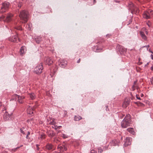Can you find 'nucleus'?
Instances as JSON below:
<instances>
[{"instance_id":"13d9d810","label":"nucleus","mask_w":153,"mask_h":153,"mask_svg":"<svg viewBox=\"0 0 153 153\" xmlns=\"http://www.w3.org/2000/svg\"><path fill=\"white\" fill-rule=\"evenodd\" d=\"M149 26V27H150V25L149 24H147Z\"/></svg>"},{"instance_id":"69168bd1","label":"nucleus","mask_w":153,"mask_h":153,"mask_svg":"<svg viewBox=\"0 0 153 153\" xmlns=\"http://www.w3.org/2000/svg\"><path fill=\"white\" fill-rule=\"evenodd\" d=\"M58 126V128H59V127H61V126Z\"/></svg>"},{"instance_id":"0eeeda50","label":"nucleus","mask_w":153,"mask_h":153,"mask_svg":"<svg viewBox=\"0 0 153 153\" xmlns=\"http://www.w3.org/2000/svg\"><path fill=\"white\" fill-rule=\"evenodd\" d=\"M13 110L10 112L6 111L4 115L3 118L4 121H8L9 120L11 116L13 114Z\"/></svg>"},{"instance_id":"bb28decb","label":"nucleus","mask_w":153,"mask_h":153,"mask_svg":"<svg viewBox=\"0 0 153 153\" xmlns=\"http://www.w3.org/2000/svg\"><path fill=\"white\" fill-rule=\"evenodd\" d=\"M74 120L76 121H79L81 119H82V117L79 116V115H76L74 117Z\"/></svg>"},{"instance_id":"49530a36","label":"nucleus","mask_w":153,"mask_h":153,"mask_svg":"<svg viewBox=\"0 0 153 153\" xmlns=\"http://www.w3.org/2000/svg\"><path fill=\"white\" fill-rule=\"evenodd\" d=\"M28 135H27V136H26V138L27 139H29V137H28Z\"/></svg>"},{"instance_id":"4468645a","label":"nucleus","mask_w":153,"mask_h":153,"mask_svg":"<svg viewBox=\"0 0 153 153\" xmlns=\"http://www.w3.org/2000/svg\"><path fill=\"white\" fill-rule=\"evenodd\" d=\"M57 149L58 150L61 152L62 153V152L65 151L67 150L66 147L65 146H61L59 145L57 147Z\"/></svg>"},{"instance_id":"e2e57ef3","label":"nucleus","mask_w":153,"mask_h":153,"mask_svg":"<svg viewBox=\"0 0 153 153\" xmlns=\"http://www.w3.org/2000/svg\"><path fill=\"white\" fill-rule=\"evenodd\" d=\"M18 41H20V40H19V39H18Z\"/></svg>"},{"instance_id":"4be33fe9","label":"nucleus","mask_w":153,"mask_h":153,"mask_svg":"<svg viewBox=\"0 0 153 153\" xmlns=\"http://www.w3.org/2000/svg\"><path fill=\"white\" fill-rule=\"evenodd\" d=\"M50 124L53 125L52 126V128L55 129H57L58 128V126L56 125L55 123L53 121L51 122L50 123Z\"/></svg>"},{"instance_id":"a211bd4d","label":"nucleus","mask_w":153,"mask_h":153,"mask_svg":"<svg viewBox=\"0 0 153 153\" xmlns=\"http://www.w3.org/2000/svg\"><path fill=\"white\" fill-rule=\"evenodd\" d=\"M119 142L118 140H112V142L110 143V144L111 146H118Z\"/></svg>"},{"instance_id":"4d7b16f0","label":"nucleus","mask_w":153,"mask_h":153,"mask_svg":"<svg viewBox=\"0 0 153 153\" xmlns=\"http://www.w3.org/2000/svg\"><path fill=\"white\" fill-rule=\"evenodd\" d=\"M1 102H0V107L1 106Z\"/></svg>"},{"instance_id":"f257e3e1","label":"nucleus","mask_w":153,"mask_h":153,"mask_svg":"<svg viewBox=\"0 0 153 153\" xmlns=\"http://www.w3.org/2000/svg\"><path fill=\"white\" fill-rule=\"evenodd\" d=\"M131 123L130 115L127 114L121 122V125L123 128H125L129 126Z\"/></svg>"},{"instance_id":"680f3d73","label":"nucleus","mask_w":153,"mask_h":153,"mask_svg":"<svg viewBox=\"0 0 153 153\" xmlns=\"http://www.w3.org/2000/svg\"><path fill=\"white\" fill-rule=\"evenodd\" d=\"M151 53H153V52L152 51H150Z\"/></svg>"},{"instance_id":"6e6552de","label":"nucleus","mask_w":153,"mask_h":153,"mask_svg":"<svg viewBox=\"0 0 153 153\" xmlns=\"http://www.w3.org/2000/svg\"><path fill=\"white\" fill-rule=\"evenodd\" d=\"M153 11L152 10H149L145 11L143 13V17L144 18L149 19L150 18V16L153 14Z\"/></svg>"},{"instance_id":"58836bf2","label":"nucleus","mask_w":153,"mask_h":153,"mask_svg":"<svg viewBox=\"0 0 153 153\" xmlns=\"http://www.w3.org/2000/svg\"><path fill=\"white\" fill-rule=\"evenodd\" d=\"M144 47H146L147 49L149 47V45H147L146 46H144Z\"/></svg>"},{"instance_id":"2eb2a0df","label":"nucleus","mask_w":153,"mask_h":153,"mask_svg":"<svg viewBox=\"0 0 153 153\" xmlns=\"http://www.w3.org/2000/svg\"><path fill=\"white\" fill-rule=\"evenodd\" d=\"M18 37L17 36H10L9 38V40L10 41L12 42H17Z\"/></svg>"},{"instance_id":"ea45409f","label":"nucleus","mask_w":153,"mask_h":153,"mask_svg":"<svg viewBox=\"0 0 153 153\" xmlns=\"http://www.w3.org/2000/svg\"><path fill=\"white\" fill-rule=\"evenodd\" d=\"M80 59H79L77 61V63H79L80 62Z\"/></svg>"},{"instance_id":"37998d69","label":"nucleus","mask_w":153,"mask_h":153,"mask_svg":"<svg viewBox=\"0 0 153 153\" xmlns=\"http://www.w3.org/2000/svg\"><path fill=\"white\" fill-rule=\"evenodd\" d=\"M30 134V132L28 131L27 134V135H29Z\"/></svg>"},{"instance_id":"7c9ffc66","label":"nucleus","mask_w":153,"mask_h":153,"mask_svg":"<svg viewBox=\"0 0 153 153\" xmlns=\"http://www.w3.org/2000/svg\"><path fill=\"white\" fill-rule=\"evenodd\" d=\"M20 131L21 133H22L23 134H25V133L24 131L22 128L20 129Z\"/></svg>"},{"instance_id":"79ce46f5","label":"nucleus","mask_w":153,"mask_h":153,"mask_svg":"<svg viewBox=\"0 0 153 153\" xmlns=\"http://www.w3.org/2000/svg\"><path fill=\"white\" fill-rule=\"evenodd\" d=\"M151 58L152 59H153V55L151 54Z\"/></svg>"},{"instance_id":"3c124183","label":"nucleus","mask_w":153,"mask_h":153,"mask_svg":"<svg viewBox=\"0 0 153 153\" xmlns=\"http://www.w3.org/2000/svg\"><path fill=\"white\" fill-rule=\"evenodd\" d=\"M151 82L153 83V76L152 77V79L151 80Z\"/></svg>"},{"instance_id":"338daca9","label":"nucleus","mask_w":153,"mask_h":153,"mask_svg":"<svg viewBox=\"0 0 153 153\" xmlns=\"http://www.w3.org/2000/svg\"><path fill=\"white\" fill-rule=\"evenodd\" d=\"M10 30H11V31L12 30V28H11V29H10Z\"/></svg>"},{"instance_id":"1a4fd4ad","label":"nucleus","mask_w":153,"mask_h":153,"mask_svg":"<svg viewBox=\"0 0 153 153\" xmlns=\"http://www.w3.org/2000/svg\"><path fill=\"white\" fill-rule=\"evenodd\" d=\"M117 50L121 54L123 53L124 52H126V49L123 47L119 45H117L116 47Z\"/></svg>"},{"instance_id":"e433bc0d","label":"nucleus","mask_w":153,"mask_h":153,"mask_svg":"<svg viewBox=\"0 0 153 153\" xmlns=\"http://www.w3.org/2000/svg\"><path fill=\"white\" fill-rule=\"evenodd\" d=\"M67 112L66 111H64V116H66L67 115Z\"/></svg>"},{"instance_id":"bf43d9fd","label":"nucleus","mask_w":153,"mask_h":153,"mask_svg":"<svg viewBox=\"0 0 153 153\" xmlns=\"http://www.w3.org/2000/svg\"><path fill=\"white\" fill-rule=\"evenodd\" d=\"M121 140H122V139H123V137H121Z\"/></svg>"},{"instance_id":"b1692460","label":"nucleus","mask_w":153,"mask_h":153,"mask_svg":"<svg viewBox=\"0 0 153 153\" xmlns=\"http://www.w3.org/2000/svg\"><path fill=\"white\" fill-rule=\"evenodd\" d=\"M127 130L128 131L133 134H134V131L133 128H128L127 129Z\"/></svg>"},{"instance_id":"393cba45","label":"nucleus","mask_w":153,"mask_h":153,"mask_svg":"<svg viewBox=\"0 0 153 153\" xmlns=\"http://www.w3.org/2000/svg\"><path fill=\"white\" fill-rule=\"evenodd\" d=\"M140 35L143 39L144 40L146 39V36L144 34V33L143 32H140Z\"/></svg>"},{"instance_id":"864d4df0","label":"nucleus","mask_w":153,"mask_h":153,"mask_svg":"<svg viewBox=\"0 0 153 153\" xmlns=\"http://www.w3.org/2000/svg\"><path fill=\"white\" fill-rule=\"evenodd\" d=\"M116 2H119V1H115Z\"/></svg>"},{"instance_id":"de8ad7c7","label":"nucleus","mask_w":153,"mask_h":153,"mask_svg":"<svg viewBox=\"0 0 153 153\" xmlns=\"http://www.w3.org/2000/svg\"><path fill=\"white\" fill-rule=\"evenodd\" d=\"M151 69L152 70H153V65L151 67Z\"/></svg>"},{"instance_id":"9b49d317","label":"nucleus","mask_w":153,"mask_h":153,"mask_svg":"<svg viewBox=\"0 0 153 153\" xmlns=\"http://www.w3.org/2000/svg\"><path fill=\"white\" fill-rule=\"evenodd\" d=\"M46 149L48 150L53 151L55 149V147L51 143H47L46 146Z\"/></svg>"},{"instance_id":"4c0bfd02","label":"nucleus","mask_w":153,"mask_h":153,"mask_svg":"<svg viewBox=\"0 0 153 153\" xmlns=\"http://www.w3.org/2000/svg\"><path fill=\"white\" fill-rule=\"evenodd\" d=\"M100 50L99 51V49H97L96 51V52H100L101 51V50H102V49H100Z\"/></svg>"},{"instance_id":"473e14b6","label":"nucleus","mask_w":153,"mask_h":153,"mask_svg":"<svg viewBox=\"0 0 153 153\" xmlns=\"http://www.w3.org/2000/svg\"><path fill=\"white\" fill-rule=\"evenodd\" d=\"M22 145H21L20 146H19V147H17L15 149H14V151H16V150L18 149L20 147H22Z\"/></svg>"},{"instance_id":"f3484780","label":"nucleus","mask_w":153,"mask_h":153,"mask_svg":"<svg viewBox=\"0 0 153 153\" xmlns=\"http://www.w3.org/2000/svg\"><path fill=\"white\" fill-rule=\"evenodd\" d=\"M53 62V61L51 58L50 57L47 58L45 62V63L48 65H51Z\"/></svg>"},{"instance_id":"f704fd0d","label":"nucleus","mask_w":153,"mask_h":153,"mask_svg":"<svg viewBox=\"0 0 153 153\" xmlns=\"http://www.w3.org/2000/svg\"><path fill=\"white\" fill-rule=\"evenodd\" d=\"M62 137L64 138H65L67 137V136L65 134H63Z\"/></svg>"},{"instance_id":"c85d7f7f","label":"nucleus","mask_w":153,"mask_h":153,"mask_svg":"<svg viewBox=\"0 0 153 153\" xmlns=\"http://www.w3.org/2000/svg\"><path fill=\"white\" fill-rule=\"evenodd\" d=\"M98 153H101L103 151L101 147L98 148Z\"/></svg>"},{"instance_id":"c03bdc74","label":"nucleus","mask_w":153,"mask_h":153,"mask_svg":"<svg viewBox=\"0 0 153 153\" xmlns=\"http://www.w3.org/2000/svg\"><path fill=\"white\" fill-rule=\"evenodd\" d=\"M93 4H94L96 3V0H93Z\"/></svg>"},{"instance_id":"6ab92c4d","label":"nucleus","mask_w":153,"mask_h":153,"mask_svg":"<svg viewBox=\"0 0 153 153\" xmlns=\"http://www.w3.org/2000/svg\"><path fill=\"white\" fill-rule=\"evenodd\" d=\"M33 109L34 108L29 107L27 108V113L29 114H33Z\"/></svg>"},{"instance_id":"412c9836","label":"nucleus","mask_w":153,"mask_h":153,"mask_svg":"<svg viewBox=\"0 0 153 153\" xmlns=\"http://www.w3.org/2000/svg\"><path fill=\"white\" fill-rule=\"evenodd\" d=\"M48 136L51 137H52L54 136L55 135V133L53 131H50L48 132Z\"/></svg>"},{"instance_id":"9d476101","label":"nucleus","mask_w":153,"mask_h":153,"mask_svg":"<svg viewBox=\"0 0 153 153\" xmlns=\"http://www.w3.org/2000/svg\"><path fill=\"white\" fill-rule=\"evenodd\" d=\"M59 65L62 68L65 67L67 64V62L63 59H60L59 61Z\"/></svg>"},{"instance_id":"39448f33","label":"nucleus","mask_w":153,"mask_h":153,"mask_svg":"<svg viewBox=\"0 0 153 153\" xmlns=\"http://www.w3.org/2000/svg\"><path fill=\"white\" fill-rule=\"evenodd\" d=\"M129 8L131 10V13H138L139 12V10L138 7L132 3L130 4Z\"/></svg>"},{"instance_id":"603ef678","label":"nucleus","mask_w":153,"mask_h":153,"mask_svg":"<svg viewBox=\"0 0 153 153\" xmlns=\"http://www.w3.org/2000/svg\"><path fill=\"white\" fill-rule=\"evenodd\" d=\"M136 81H134V85H135L136 84Z\"/></svg>"},{"instance_id":"8fccbe9b","label":"nucleus","mask_w":153,"mask_h":153,"mask_svg":"<svg viewBox=\"0 0 153 153\" xmlns=\"http://www.w3.org/2000/svg\"><path fill=\"white\" fill-rule=\"evenodd\" d=\"M39 146V145L38 144H36V147H38Z\"/></svg>"},{"instance_id":"f8f14e48","label":"nucleus","mask_w":153,"mask_h":153,"mask_svg":"<svg viewBox=\"0 0 153 153\" xmlns=\"http://www.w3.org/2000/svg\"><path fill=\"white\" fill-rule=\"evenodd\" d=\"M132 140V138L130 137H127L125 140V143L124 145L125 146H127L131 144V142Z\"/></svg>"},{"instance_id":"09e8293b","label":"nucleus","mask_w":153,"mask_h":153,"mask_svg":"<svg viewBox=\"0 0 153 153\" xmlns=\"http://www.w3.org/2000/svg\"><path fill=\"white\" fill-rule=\"evenodd\" d=\"M36 148H37V150H39V148L38 147H36Z\"/></svg>"},{"instance_id":"dca6fc26","label":"nucleus","mask_w":153,"mask_h":153,"mask_svg":"<svg viewBox=\"0 0 153 153\" xmlns=\"http://www.w3.org/2000/svg\"><path fill=\"white\" fill-rule=\"evenodd\" d=\"M26 51V48L25 46L21 47L20 50V53L21 55H23L25 53Z\"/></svg>"},{"instance_id":"5fc2aeb1","label":"nucleus","mask_w":153,"mask_h":153,"mask_svg":"<svg viewBox=\"0 0 153 153\" xmlns=\"http://www.w3.org/2000/svg\"><path fill=\"white\" fill-rule=\"evenodd\" d=\"M104 148H105V149H107V148H108V147H106V146H105V147Z\"/></svg>"},{"instance_id":"7ed1b4c3","label":"nucleus","mask_w":153,"mask_h":153,"mask_svg":"<svg viewBox=\"0 0 153 153\" xmlns=\"http://www.w3.org/2000/svg\"><path fill=\"white\" fill-rule=\"evenodd\" d=\"M13 16V15L11 13H8L6 18L4 16L2 15L0 17V21H3L4 22H9L12 20Z\"/></svg>"},{"instance_id":"aec40b11","label":"nucleus","mask_w":153,"mask_h":153,"mask_svg":"<svg viewBox=\"0 0 153 153\" xmlns=\"http://www.w3.org/2000/svg\"><path fill=\"white\" fill-rule=\"evenodd\" d=\"M35 39L37 44H39L41 41V38L40 36H35Z\"/></svg>"},{"instance_id":"a19ab883","label":"nucleus","mask_w":153,"mask_h":153,"mask_svg":"<svg viewBox=\"0 0 153 153\" xmlns=\"http://www.w3.org/2000/svg\"><path fill=\"white\" fill-rule=\"evenodd\" d=\"M21 4L20 3L18 5V7H21Z\"/></svg>"},{"instance_id":"c756f323","label":"nucleus","mask_w":153,"mask_h":153,"mask_svg":"<svg viewBox=\"0 0 153 153\" xmlns=\"http://www.w3.org/2000/svg\"><path fill=\"white\" fill-rule=\"evenodd\" d=\"M30 24H28V25H27L26 26V27H27L28 30H31V28L30 27Z\"/></svg>"},{"instance_id":"f03ea898","label":"nucleus","mask_w":153,"mask_h":153,"mask_svg":"<svg viewBox=\"0 0 153 153\" xmlns=\"http://www.w3.org/2000/svg\"><path fill=\"white\" fill-rule=\"evenodd\" d=\"M28 13L27 11L25 10L21 11L19 14V17L22 23H25L27 21Z\"/></svg>"},{"instance_id":"ddd939ff","label":"nucleus","mask_w":153,"mask_h":153,"mask_svg":"<svg viewBox=\"0 0 153 153\" xmlns=\"http://www.w3.org/2000/svg\"><path fill=\"white\" fill-rule=\"evenodd\" d=\"M15 97L16 98L18 99V101L19 103H23V99L25 98L24 96H20L19 95L16 94Z\"/></svg>"},{"instance_id":"423d86ee","label":"nucleus","mask_w":153,"mask_h":153,"mask_svg":"<svg viewBox=\"0 0 153 153\" xmlns=\"http://www.w3.org/2000/svg\"><path fill=\"white\" fill-rule=\"evenodd\" d=\"M9 3L7 2H5L2 4V6L0 10V13L5 12L8 8Z\"/></svg>"},{"instance_id":"5701e85b","label":"nucleus","mask_w":153,"mask_h":153,"mask_svg":"<svg viewBox=\"0 0 153 153\" xmlns=\"http://www.w3.org/2000/svg\"><path fill=\"white\" fill-rule=\"evenodd\" d=\"M15 26H13V27L15 29L19 30H22V27H20V25H17V24H15Z\"/></svg>"},{"instance_id":"72a5a7b5","label":"nucleus","mask_w":153,"mask_h":153,"mask_svg":"<svg viewBox=\"0 0 153 153\" xmlns=\"http://www.w3.org/2000/svg\"><path fill=\"white\" fill-rule=\"evenodd\" d=\"M22 145H21L20 146H19V147H17L15 149H14V151H16V150L18 149L20 147H22Z\"/></svg>"},{"instance_id":"a18cd8bd","label":"nucleus","mask_w":153,"mask_h":153,"mask_svg":"<svg viewBox=\"0 0 153 153\" xmlns=\"http://www.w3.org/2000/svg\"><path fill=\"white\" fill-rule=\"evenodd\" d=\"M54 153H62V152H60V151L59 152H54Z\"/></svg>"},{"instance_id":"2f4dec72","label":"nucleus","mask_w":153,"mask_h":153,"mask_svg":"<svg viewBox=\"0 0 153 153\" xmlns=\"http://www.w3.org/2000/svg\"><path fill=\"white\" fill-rule=\"evenodd\" d=\"M136 98H137V99H138V100H141V99L140 98V97H139V96H138V95H136Z\"/></svg>"},{"instance_id":"0e129e2a","label":"nucleus","mask_w":153,"mask_h":153,"mask_svg":"<svg viewBox=\"0 0 153 153\" xmlns=\"http://www.w3.org/2000/svg\"><path fill=\"white\" fill-rule=\"evenodd\" d=\"M146 34H147L148 33V32L147 31L146 32Z\"/></svg>"},{"instance_id":"052dcab7","label":"nucleus","mask_w":153,"mask_h":153,"mask_svg":"<svg viewBox=\"0 0 153 153\" xmlns=\"http://www.w3.org/2000/svg\"><path fill=\"white\" fill-rule=\"evenodd\" d=\"M4 110H6V108H4V110H3V111H4Z\"/></svg>"},{"instance_id":"a878e982","label":"nucleus","mask_w":153,"mask_h":153,"mask_svg":"<svg viewBox=\"0 0 153 153\" xmlns=\"http://www.w3.org/2000/svg\"><path fill=\"white\" fill-rule=\"evenodd\" d=\"M29 96L31 98V100H33L36 97L35 95V94L33 93H32L29 94Z\"/></svg>"},{"instance_id":"c9c22d12","label":"nucleus","mask_w":153,"mask_h":153,"mask_svg":"<svg viewBox=\"0 0 153 153\" xmlns=\"http://www.w3.org/2000/svg\"><path fill=\"white\" fill-rule=\"evenodd\" d=\"M58 141V140H57L56 138H54V142L55 143H57V142Z\"/></svg>"},{"instance_id":"774afa93","label":"nucleus","mask_w":153,"mask_h":153,"mask_svg":"<svg viewBox=\"0 0 153 153\" xmlns=\"http://www.w3.org/2000/svg\"><path fill=\"white\" fill-rule=\"evenodd\" d=\"M134 87V85H133V87Z\"/></svg>"},{"instance_id":"cd10ccee","label":"nucleus","mask_w":153,"mask_h":153,"mask_svg":"<svg viewBox=\"0 0 153 153\" xmlns=\"http://www.w3.org/2000/svg\"><path fill=\"white\" fill-rule=\"evenodd\" d=\"M45 135L44 134H42L41 136H40L39 137V139H44L45 138Z\"/></svg>"},{"instance_id":"20e7f679","label":"nucleus","mask_w":153,"mask_h":153,"mask_svg":"<svg viewBox=\"0 0 153 153\" xmlns=\"http://www.w3.org/2000/svg\"><path fill=\"white\" fill-rule=\"evenodd\" d=\"M43 68L42 65V63L38 64L36 67H35L34 70V72L36 74H39L42 72V71L43 69Z\"/></svg>"},{"instance_id":"6e6d98bb","label":"nucleus","mask_w":153,"mask_h":153,"mask_svg":"<svg viewBox=\"0 0 153 153\" xmlns=\"http://www.w3.org/2000/svg\"><path fill=\"white\" fill-rule=\"evenodd\" d=\"M139 103L141 104V105H144L143 103H142L140 102H139Z\"/></svg>"}]
</instances>
